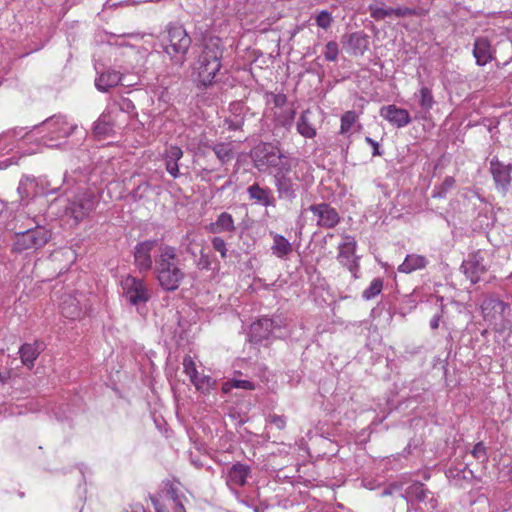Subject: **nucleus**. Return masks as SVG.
<instances>
[{
	"mask_svg": "<svg viewBox=\"0 0 512 512\" xmlns=\"http://www.w3.org/2000/svg\"><path fill=\"white\" fill-rule=\"evenodd\" d=\"M52 238V232L31 219L25 230L15 233L11 251L17 254H31L42 249Z\"/></svg>",
	"mask_w": 512,
	"mask_h": 512,
	"instance_id": "f03ea898",
	"label": "nucleus"
},
{
	"mask_svg": "<svg viewBox=\"0 0 512 512\" xmlns=\"http://www.w3.org/2000/svg\"><path fill=\"white\" fill-rule=\"evenodd\" d=\"M511 170L510 165H505L497 158L490 161V172L493 176L496 188L502 192H506L511 183Z\"/></svg>",
	"mask_w": 512,
	"mask_h": 512,
	"instance_id": "f3484780",
	"label": "nucleus"
},
{
	"mask_svg": "<svg viewBox=\"0 0 512 512\" xmlns=\"http://www.w3.org/2000/svg\"><path fill=\"white\" fill-rule=\"evenodd\" d=\"M422 13L414 8L397 7L394 8L395 17L420 16Z\"/></svg>",
	"mask_w": 512,
	"mask_h": 512,
	"instance_id": "de8ad7c7",
	"label": "nucleus"
},
{
	"mask_svg": "<svg viewBox=\"0 0 512 512\" xmlns=\"http://www.w3.org/2000/svg\"><path fill=\"white\" fill-rule=\"evenodd\" d=\"M127 512H146L145 508L141 504H136L131 506L130 510Z\"/></svg>",
	"mask_w": 512,
	"mask_h": 512,
	"instance_id": "bf43d9fd",
	"label": "nucleus"
},
{
	"mask_svg": "<svg viewBox=\"0 0 512 512\" xmlns=\"http://www.w3.org/2000/svg\"><path fill=\"white\" fill-rule=\"evenodd\" d=\"M171 498L175 504V512H186L185 508L175 491L171 492Z\"/></svg>",
	"mask_w": 512,
	"mask_h": 512,
	"instance_id": "603ef678",
	"label": "nucleus"
},
{
	"mask_svg": "<svg viewBox=\"0 0 512 512\" xmlns=\"http://www.w3.org/2000/svg\"><path fill=\"white\" fill-rule=\"evenodd\" d=\"M309 211L317 218V226L331 229L334 228L341 220L338 211L328 203L313 204Z\"/></svg>",
	"mask_w": 512,
	"mask_h": 512,
	"instance_id": "9b49d317",
	"label": "nucleus"
},
{
	"mask_svg": "<svg viewBox=\"0 0 512 512\" xmlns=\"http://www.w3.org/2000/svg\"><path fill=\"white\" fill-rule=\"evenodd\" d=\"M222 49L219 38L208 39L198 56L196 70L198 81L203 86L210 85L222 66Z\"/></svg>",
	"mask_w": 512,
	"mask_h": 512,
	"instance_id": "7ed1b4c3",
	"label": "nucleus"
},
{
	"mask_svg": "<svg viewBox=\"0 0 512 512\" xmlns=\"http://www.w3.org/2000/svg\"><path fill=\"white\" fill-rule=\"evenodd\" d=\"M165 39L163 44L165 53L176 65L182 66L192 42L186 29L179 24H169Z\"/></svg>",
	"mask_w": 512,
	"mask_h": 512,
	"instance_id": "39448f33",
	"label": "nucleus"
},
{
	"mask_svg": "<svg viewBox=\"0 0 512 512\" xmlns=\"http://www.w3.org/2000/svg\"><path fill=\"white\" fill-rule=\"evenodd\" d=\"M357 241L355 237L345 234L342 235V240L338 244L337 261L345 267L352 276L358 278V272L360 269L359 259L356 255Z\"/></svg>",
	"mask_w": 512,
	"mask_h": 512,
	"instance_id": "1a4fd4ad",
	"label": "nucleus"
},
{
	"mask_svg": "<svg viewBox=\"0 0 512 512\" xmlns=\"http://www.w3.org/2000/svg\"><path fill=\"white\" fill-rule=\"evenodd\" d=\"M60 310L65 318L75 320L81 315L80 301L76 295H64L60 301Z\"/></svg>",
	"mask_w": 512,
	"mask_h": 512,
	"instance_id": "b1692460",
	"label": "nucleus"
},
{
	"mask_svg": "<svg viewBox=\"0 0 512 512\" xmlns=\"http://www.w3.org/2000/svg\"><path fill=\"white\" fill-rule=\"evenodd\" d=\"M149 189V184L148 183H142L140 184L136 189H134L133 191V196L136 198V197H141L142 196V192H145Z\"/></svg>",
	"mask_w": 512,
	"mask_h": 512,
	"instance_id": "5fc2aeb1",
	"label": "nucleus"
},
{
	"mask_svg": "<svg viewBox=\"0 0 512 512\" xmlns=\"http://www.w3.org/2000/svg\"><path fill=\"white\" fill-rule=\"evenodd\" d=\"M123 296L132 306L139 307L151 298V291L143 279L127 275L121 280Z\"/></svg>",
	"mask_w": 512,
	"mask_h": 512,
	"instance_id": "6e6552de",
	"label": "nucleus"
},
{
	"mask_svg": "<svg viewBox=\"0 0 512 512\" xmlns=\"http://www.w3.org/2000/svg\"><path fill=\"white\" fill-rule=\"evenodd\" d=\"M309 115V110L303 111L296 124L297 132L305 138H313L316 136V129L311 124L308 117Z\"/></svg>",
	"mask_w": 512,
	"mask_h": 512,
	"instance_id": "7c9ffc66",
	"label": "nucleus"
},
{
	"mask_svg": "<svg viewBox=\"0 0 512 512\" xmlns=\"http://www.w3.org/2000/svg\"><path fill=\"white\" fill-rule=\"evenodd\" d=\"M273 329L274 322L272 319L260 318L250 326L249 341L253 344H260L270 338Z\"/></svg>",
	"mask_w": 512,
	"mask_h": 512,
	"instance_id": "a211bd4d",
	"label": "nucleus"
},
{
	"mask_svg": "<svg viewBox=\"0 0 512 512\" xmlns=\"http://www.w3.org/2000/svg\"><path fill=\"white\" fill-rule=\"evenodd\" d=\"M122 79L119 71L107 69L101 72L95 79V86L99 91L107 92L109 89L116 87Z\"/></svg>",
	"mask_w": 512,
	"mask_h": 512,
	"instance_id": "5701e85b",
	"label": "nucleus"
},
{
	"mask_svg": "<svg viewBox=\"0 0 512 512\" xmlns=\"http://www.w3.org/2000/svg\"><path fill=\"white\" fill-rule=\"evenodd\" d=\"M247 194L249 199L262 206H275V197L268 187H261L258 183H254L247 188Z\"/></svg>",
	"mask_w": 512,
	"mask_h": 512,
	"instance_id": "6ab92c4d",
	"label": "nucleus"
},
{
	"mask_svg": "<svg viewBox=\"0 0 512 512\" xmlns=\"http://www.w3.org/2000/svg\"><path fill=\"white\" fill-rule=\"evenodd\" d=\"M225 386H230L232 388L237 389H244V390H254L255 384L249 380H242V379H232L231 381L227 382Z\"/></svg>",
	"mask_w": 512,
	"mask_h": 512,
	"instance_id": "79ce46f5",
	"label": "nucleus"
},
{
	"mask_svg": "<svg viewBox=\"0 0 512 512\" xmlns=\"http://www.w3.org/2000/svg\"><path fill=\"white\" fill-rule=\"evenodd\" d=\"M212 149L222 164L229 162L233 158V147L230 143H218Z\"/></svg>",
	"mask_w": 512,
	"mask_h": 512,
	"instance_id": "2f4dec72",
	"label": "nucleus"
},
{
	"mask_svg": "<svg viewBox=\"0 0 512 512\" xmlns=\"http://www.w3.org/2000/svg\"><path fill=\"white\" fill-rule=\"evenodd\" d=\"M211 244L214 250L218 251L223 259L227 257V247L226 242L221 237H213L211 240Z\"/></svg>",
	"mask_w": 512,
	"mask_h": 512,
	"instance_id": "49530a36",
	"label": "nucleus"
},
{
	"mask_svg": "<svg viewBox=\"0 0 512 512\" xmlns=\"http://www.w3.org/2000/svg\"><path fill=\"white\" fill-rule=\"evenodd\" d=\"M192 463H193V465H195L197 468L202 467V464H201L198 460H193V459H192Z\"/></svg>",
	"mask_w": 512,
	"mask_h": 512,
	"instance_id": "e2e57ef3",
	"label": "nucleus"
},
{
	"mask_svg": "<svg viewBox=\"0 0 512 512\" xmlns=\"http://www.w3.org/2000/svg\"><path fill=\"white\" fill-rule=\"evenodd\" d=\"M190 381L195 388L202 393H208L215 384L214 380L210 376L200 374L199 372L195 378H190Z\"/></svg>",
	"mask_w": 512,
	"mask_h": 512,
	"instance_id": "473e14b6",
	"label": "nucleus"
},
{
	"mask_svg": "<svg viewBox=\"0 0 512 512\" xmlns=\"http://www.w3.org/2000/svg\"><path fill=\"white\" fill-rule=\"evenodd\" d=\"M357 114L355 111H347L341 117L340 133L347 134L354 123L357 121Z\"/></svg>",
	"mask_w": 512,
	"mask_h": 512,
	"instance_id": "4c0bfd02",
	"label": "nucleus"
},
{
	"mask_svg": "<svg viewBox=\"0 0 512 512\" xmlns=\"http://www.w3.org/2000/svg\"><path fill=\"white\" fill-rule=\"evenodd\" d=\"M339 54L338 44L335 41H329L324 50V57L327 61H336Z\"/></svg>",
	"mask_w": 512,
	"mask_h": 512,
	"instance_id": "a19ab883",
	"label": "nucleus"
},
{
	"mask_svg": "<svg viewBox=\"0 0 512 512\" xmlns=\"http://www.w3.org/2000/svg\"><path fill=\"white\" fill-rule=\"evenodd\" d=\"M442 318V313L435 314L430 320V328L435 330L439 327L440 320Z\"/></svg>",
	"mask_w": 512,
	"mask_h": 512,
	"instance_id": "4d7b16f0",
	"label": "nucleus"
},
{
	"mask_svg": "<svg viewBox=\"0 0 512 512\" xmlns=\"http://www.w3.org/2000/svg\"><path fill=\"white\" fill-rule=\"evenodd\" d=\"M79 144H80V140H79V141H77V142H74V141H73V142H72V144H71V147L77 146V145H79Z\"/></svg>",
	"mask_w": 512,
	"mask_h": 512,
	"instance_id": "774afa93",
	"label": "nucleus"
},
{
	"mask_svg": "<svg viewBox=\"0 0 512 512\" xmlns=\"http://www.w3.org/2000/svg\"><path fill=\"white\" fill-rule=\"evenodd\" d=\"M294 116H295V111L294 110H290L288 116L285 118L284 121H282V125L283 126H290L292 124V122H293Z\"/></svg>",
	"mask_w": 512,
	"mask_h": 512,
	"instance_id": "13d9d810",
	"label": "nucleus"
},
{
	"mask_svg": "<svg viewBox=\"0 0 512 512\" xmlns=\"http://www.w3.org/2000/svg\"><path fill=\"white\" fill-rule=\"evenodd\" d=\"M287 102V97L285 94H275L273 95V103L277 107L283 106Z\"/></svg>",
	"mask_w": 512,
	"mask_h": 512,
	"instance_id": "864d4df0",
	"label": "nucleus"
},
{
	"mask_svg": "<svg viewBox=\"0 0 512 512\" xmlns=\"http://www.w3.org/2000/svg\"><path fill=\"white\" fill-rule=\"evenodd\" d=\"M100 197L91 189H84L77 192L68 202L65 208L67 216L74 219L78 224L94 211L99 203Z\"/></svg>",
	"mask_w": 512,
	"mask_h": 512,
	"instance_id": "0eeeda50",
	"label": "nucleus"
},
{
	"mask_svg": "<svg viewBox=\"0 0 512 512\" xmlns=\"http://www.w3.org/2000/svg\"><path fill=\"white\" fill-rule=\"evenodd\" d=\"M206 229L212 234L233 233L236 231V226L232 215L228 212H222Z\"/></svg>",
	"mask_w": 512,
	"mask_h": 512,
	"instance_id": "4be33fe9",
	"label": "nucleus"
},
{
	"mask_svg": "<svg viewBox=\"0 0 512 512\" xmlns=\"http://www.w3.org/2000/svg\"><path fill=\"white\" fill-rule=\"evenodd\" d=\"M183 157V151L178 146H169L164 153L166 171L174 178H178L181 173L178 161Z\"/></svg>",
	"mask_w": 512,
	"mask_h": 512,
	"instance_id": "412c9836",
	"label": "nucleus"
},
{
	"mask_svg": "<svg viewBox=\"0 0 512 512\" xmlns=\"http://www.w3.org/2000/svg\"><path fill=\"white\" fill-rule=\"evenodd\" d=\"M368 10L371 18L376 21L385 19L386 17L394 16V8L392 7H381L376 4H370Z\"/></svg>",
	"mask_w": 512,
	"mask_h": 512,
	"instance_id": "c9c22d12",
	"label": "nucleus"
},
{
	"mask_svg": "<svg viewBox=\"0 0 512 512\" xmlns=\"http://www.w3.org/2000/svg\"><path fill=\"white\" fill-rule=\"evenodd\" d=\"M109 106H116L117 110V118H119L124 112L129 113L130 110H134V104L129 99H122L120 102H114Z\"/></svg>",
	"mask_w": 512,
	"mask_h": 512,
	"instance_id": "37998d69",
	"label": "nucleus"
},
{
	"mask_svg": "<svg viewBox=\"0 0 512 512\" xmlns=\"http://www.w3.org/2000/svg\"><path fill=\"white\" fill-rule=\"evenodd\" d=\"M251 159L254 167L259 171H265L269 168L278 171L282 165L293 160L272 143H260L255 146L251 151Z\"/></svg>",
	"mask_w": 512,
	"mask_h": 512,
	"instance_id": "423d86ee",
	"label": "nucleus"
},
{
	"mask_svg": "<svg viewBox=\"0 0 512 512\" xmlns=\"http://www.w3.org/2000/svg\"><path fill=\"white\" fill-rule=\"evenodd\" d=\"M473 55L476 59V63L480 66H484L491 61L492 56L488 39L480 37L475 40Z\"/></svg>",
	"mask_w": 512,
	"mask_h": 512,
	"instance_id": "c85d7f7f",
	"label": "nucleus"
},
{
	"mask_svg": "<svg viewBox=\"0 0 512 512\" xmlns=\"http://www.w3.org/2000/svg\"><path fill=\"white\" fill-rule=\"evenodd\" d=\"M383 289V280L375 278L371 281L370 285L363 291L362 297L365 300H371L378 296Z\"/></svg>",
	"mask_w": 512,
	"mask_h": 512,
	"instance_id": "e433bc0d",
	"label": "nucleus"
},
{
	"mask_svg": "<svg viewBox=\"0 0 512 512\" xmlns=\"http://www.w3.org/2000/svg\"><path fill=\"white\" fill-rule=\"evenodd\" d=\"M124 36H127V37H139V34H136V33H129V34H125Z\"/></svg>",
	"mask_w": 512,
	"mask_h": 512,
	"instance_id": "69168bd1",
	"label": "nucleus"
},
{
	"mask_svg": "<svg viewBox=\"0 0 512 512\" xmlns=\"http://www.w3.org/2000/svg\"><path fill=\"white\" fill-rule=\"evenodd\" d=\"M20 359L26 366H33L34 361L40 354V344H23L19 349Z\"/></svg>",
	"mask_w": 512,
	"mask_h": 512,
	"instance_id": "c756f323",
	"label": "nucleus"
},
{
	"mask_svg": "<svg viewBox=\"0 0 512 512\" xmlns=\"http://www.w3.org/2000/svg\"><path fill=\"white\" fill-rule=\"evenodd\" d=\"M380 116L396 128L406 127L412 122L408 110L394 104L383 106L380 109Z\"/></svg>",
	"mask_w": 512,
	"mask_h": 512,
	"instance_id": "dca6fc26",
	"label": "nucleus"
},
{
	"mask_svg": "<svg viewBox=\"0 0 512 512\" xmlns=\"http://www.w3.org/2000/svg\"><path fill=\"white\" fill-rule=\"evenodd\" d=\"M193 243L192 233L188 232L181 239V245L186 246V250L189 251V246Z\"/></svg>",
	"mask_w": 512,
	"mask_h": 512,
	"instance_id": "6e6d98bb",
	"label": "nucleus"
},
{
	"mask_svg": "<svg viewBox=\"0 0 512 512\" xmlns=\"http://www.w3.org/2000/svg\"><path fill=\"white\" fill-rule=\"evenodd\" d=\"M153 505L155 507L156 512H163L161 505L157 499L151 498Z\"/></svg>",
	"mask_w": 512,
	"mask_h": 512,
	"instance_id": "680f3d73",
	"label": "nucleus"
},
{
	"mask_svg": "<svg viewBox=\"0 0 512 512\" xmlns=\"http://www.w3.org/2000/svg\"><path fill=\"white\" fill-rule=\"evenodd\" d=\"M243 124V120L240 119V120H237L236 122H230L229 123V129H232V130H237L239 129Z\"/></svg>",
	"mask_w": 512,
	"mask_h": 512,
	"instance_id": "052dcab7",
	"label": "nucleus"
},
{
	"mask_svg": "<svg viewBox=\"0 0 512 512\" xmlns=\"http://www.w3.org/2000/svg\"><path fill=\"white\" fill-rule=\"evenodd\" d=\"M348 44L354 54H362L367 48L366 37L360 33H352L349 36Z\"/></svg>",
	"mask_w": 512,
	"mask_h": 512,
	"instance_id": "72a5a7b5",
	"label": "nucleus"
},
{
	"mask_svg": "<svg viewBox=\"0 0 512 512\" xmlns=\"http://www.w3.org/2000/svg\"><path fill=\"white\" fill-rule=\"evenodd\" d=\"M454 185V177L446 176L440 185L434 187L432 191V197L439 199L446 197L447 193L454 187Z\"/></svg>",
	"mask_w": 512,
	"mask_h": 512,
	"instance_id": "f704fd0d",
	"label": "nucleus"
},
{
	"mask_svg": "<svg viewBox=\"0 0 512 512\" xmlns=\"http://www.w3.org/2000/svg\"><path fill=\"white\" fill-rule=\"evenodd\" d=\"M154 273L163 290L173 292L179 288L185 272L176 247L167 244L160 246L154 259Z\"/></svg>",
	"mask_w": 512,
	"mask_h": 512,
	"instance_id": "f257e3e1",
	"label": "nucleus"
},
{
	"mask_svg": "<svg viewBox=\"0 0 512 512\" xmlns=\"http://www.w3.org/2000/svg\"><path fill=\"white\" fill-rule=\"evenodd\" d=\"M251 474V467L247 464L236 462L230 466L225 474L227 486L233 490L244 486Z\"/></svg>",
	"mask_w": 512,
	"mask_h": 512,
	"instance_id": "2eb2a0df",
	"label": "nucleus"
},
{
	"mask_svg": "<svg viewBox=\"0 0 512 512\" xmlns=\"http://www.w3.org/2000/svg\"><path fill=\"white\" fill-rule=\"evenodd\" d=\"M332 21L333 19L331 14L326 10H322L316 17L317 25L323 29L329 28Z\"/></svg>",
	"mask_w": 512,
	"mask_h": 512,
	"instance_id": "a18cd8bd",
	"label": "nucleus"
},
{
	"mask_svg": "<svg viewBox=\"0 0 512 512\" xmlns=\"http://www.w3.org/2000/svg\"><path fill=\"white\" fill-rule=\"evenodd\" d=\"M471 454L480 462H485L488 459L487 449L482 442H478L472 449Z\"/></svg>",
	"mask_w": 512,
	"mask_h": 512,
	"instance_id": "c03bdc74",
	"label": "nucleus"
},
{
	"mask_svg": "<svg viewBox=\"0 0 512 512\" xmlns=\"http://www.w3.org/2000/svg\"><path fill=\"white\" fill-rule=\"evenodd\" d=\"M197 265H198V268L201 270H210L211 269L210 257L207 254L201 253Z\"/></svg>",
	"mask_w": 512,
	"mask_h": 512,
	"instance_id": "8fccbe9b",
	"label": "nucleus"
},
{
	"mask_svg": "<svg viewBox=\"0 0 512 512\" xmlns=\"http://www.w3.org/2000/svg\"><path fill=\"white\" fill-rule=\"evenodd\" d=\"M64 183H66L67 185H69L70 183V179L67 177V175L64 176Z\"/></svg>",
	"mask_w": 512,
	"mask_h": 512,
	"instance_id": "338daca9",
	"label": "nucleus"
},
{
	"mask_svg": "<svg viewBox=\"0 0 512 512\" xmlns=\"http://www.w3.org/2000/svg\"><path fill=\"white\" fill-rule=\"evenodd\" d=\"M365 141L367 144H369L373 148L372 155L373 156H381L382 151H380V145L377 141L373 140L371 137H366Z\"/></svg>",
	"mask_w": 512,
	"mask_h": 512,
	"instance_id": "3c124183",
	"label": "nucleus"
},
{
	"mask_svg": "<svg viewBox=\"0 0 512 512\" xmlns=\"http://www.w3.org/2000/svg\"><path fill=\"white\" fill-rule=\"evenodd\" d=\"M157 244V240H145L136 244L134 248V265L140 272H148L152 268V251Z\"/></svg>",
	"mask_w": 512,
	"mask_h": 512,
	"instance_id": "f8f14e48",
	"label": "nucleus"
},
{
	"mask_svg": "<svg viewBox=\"0 0 512 512\" xmlns=\"http://www.w3.org/2000/svg\"><path fill=\"white\" fill-rule=\"evenodd\" d=\"M298 163V159H294L289 163H285L278 171L274 173V184L280 199L292 201L297 197L298 186L290 177L292 166Z\"/></svg>",
	"mask_w": 512,
	"mask_h": 512,
	"instance_id": "9d476101",
	"label": "nucleus"
},
{
	"mask_svg": "<svg viewBox=\"0 0 512 512\" xmlns=\"http://www.w3.org/2000/svg\"><path fill=\"white\" fill-rule=\"evenodd\" d=\"M183 370L184 373L190 378H195L198 374L197 366L194 359L190 355H186L183 358Z\"/></svg>",
	"mask_w": 512,
	"mask_h": 512,
	"instance_id": "ea45409f",
	"label": "nucleus"
},
{
	"mask_svg": "<svg viewBox=\"0 0 512 512\" xmlns=\"http://www.w3.org/2000/svg\"><path fill=\"white\" fill-rule=\"evenodd\" d=\"M414 97L418 100L421 115L419 118L425 119L426 115L435 105V99L432 90L425 85H422L417 92L414 93Z\"/></svg>",
	"mask_w": 512,
	"mask_h": 512,
	"instance_id": "393cba45",
	"label": "nucleus"
},
{
	"mask_svg": "<svg viewBox=\"0 0 512 512\" xmlns=\"http://www.w3.org/2000/svg\"><path fill=\"white\" fill-rule=\"evenodd\" d=\"M268 421L279 430L284 429L286 426V418L282 415H270Z\"/></svg>",
	"mask_w": 512,
	"mask_h": 512,
	"instance_id": "09e8293b",
	"label": "nucleus"
},
{
	"mask_svg": "<svg viewBox=\"0 0 512 512\" xmlns=\"http://www.w3.org/2000/svg\"><path fill=\"white\" fill-rule=\"evenodd\" d=\"M24 189V182L21 181L20 184H19V187H18V191L19 193H22V190Z\"/></svg>",
	"mask_w": 512,
	"mask_h": 512,
	"instance_id": "0e129e2a",
	"label": "nucleus"
},
{
	"mask_svg": "<svg viewBox=\"0 0 512 512\" xmlns=\"http://www.w3.org/2000/svg\"><path fill=\"white\" fill-rule=\"evenodd\" d=\"M461 269L472 284L478 283L488 268L481 252H475L462 262Z\"/></svg>",
	"mask_w": 512,
	"mask_h": 512,
	"instance_id": "ddd939ff",
	"label": "nucleus"
},
{
	"mask_svg": "<svg viewBox=\"0 0 512 512\" xmlns=\"http://www.w3.org/2000/svg\"><path fill=\"white\" fill-rule=\"evenodd\" d=\"M42 142L49 148H61L69 142L68 137L78 131V125L69 121L66 116L53 115L47 118L40 126Z\"/></svg>",
	"mask_w": 512,
	"mask_h": 512,
	"instance_id": "20e7f679",
	"label": "nucleus"
},
{
	"mask_svg": "<svg viewBox=\"0 0 512 512\" xmlns=\"http://www.w3.org/2000/svg\"><path fill=\"white\" fill-rule=\"evenodd\" d=\"M428 264V260L423 255L408 254L404 261L398 266V271L410 274L414 271L424 269Z\"/></svg>",
	"mask_w": 512,
	"mask_h": 512,
	"instance_id": "cd10ccee",
	"label": "nucleus"
},
{
	"mask_svg": "<svg viewBox=\"0 0 512 512\" xmlns=\"http://www.w3.org/2000/svg\"><path fill=\"white\" fill-rule=\"evenodd\" d=\"M117 110L116 106H107L99 118L95 121L93 126V133L99 138L110 136L117 125Z\"/></svg>",
	"mask_w": 512,
	"mask_h": 512,
	"instance_id": "4468645a",
	"label": "nucleus"
},
{
	"mask_svg": "<svg viewBox=\"0 0 512 512\" xmlns=\"http://www.w3.org/2000/svg\"><path fill=\"white\" fill-rule=\"evenodd\" d=\"M429 495H431V492L420 482L412 483L405 491V496L408 500H416L418 502L429 501L430 507L435 508L436 502L433 497L429 498Z\"/></svg>",
	"mask_w": 512,
	"mask_h": 512,
	"instance_id": "a878e982",
	"label": "nucleus"
},
{
	"mask_svg": "<svg viewBox=\"0 0 512 512\" xmlns=\"http://www.w3.org/2000/svg\"><path fill=\"white\" fill-rule=\"evenodd\" d=\"M270 236L272 237L273 243L270 247L272 254L278 259L287 260L290 254L293 252L291 242L283 235L271 231Z\"/></svg>",
	"mask_w": 512,
	"mask_h": 512,
	"instance_id": "aec40b11",
	"label": "nucleus"
},
{
	"mask_svg": "<svg viewBox=\"0 0 512 512\" xmlns=\"http://www.w3.org/2000/svg\"><path fill=\"white\" fill-rule=\"evenodd\" d=\"M507 304L495 298H486L481 304V312L485 320H493L497 315H502Z\"/></svg>",
	"mask_w": 512,
	"mask_h": 512,
	"instance_id": "bb28decb",
	"label": "nucleus"
},
{
	"mask_svg": "<svg viewBox=\"0 0 512 512\" xmlns=\"http://www.w3.org/2000/svg\"><path fill=\"white\" fill-rule=\"evenodd\" d=\"M15 132H6L0 135V152L8 153L14 146Z\"/></svg>",
	"mask_w": 512,
	"mask_h": 512,
	"instance_id": "58836bf2",
	"label": "nucleus"
}]
</instances>
